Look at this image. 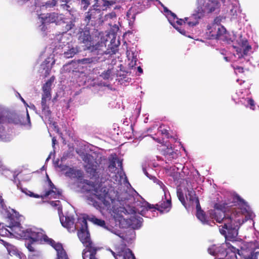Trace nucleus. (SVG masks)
Returning <instances> with one entry per match:
<instances>
[{
    "label": "nucleus",
    "mask_w": 259,
    "mask_h": 259,
    "mask_svg": "<svg viewBox=\"0 0 259 259\" xmlns=\"http://www.w3.org/2000/svg\"><path fill=\"white\" fill-rule=\"evenodd\" d=\"M7 217L10 222L9 227L11 228H14L15 233L21 237H23L26 240L45 243L48 236L42 229L36 228H29L22 230L20 228L21 224L19 219L17 212L14 209H12L7 211Z\"/></svg>",
    "instance_id": "f257e3e1"
},
{
    "label": "nucleus",
    "mask_w": 259,
    "mask_h": 259,
    "mask_svg": "<svg viewBox=\"0 0 259 259\" xmlns=\"http://www.w3.org/2000/svg\"><path fill=\"white\" fill-rule=\"evenodd\" d=\"M236 215L233 214L232 219L225 220V225L220 226L219 228L221 234L225 236L226 241H230L233 243L238 240V230L242 222L241 212H238Z\"/></svg>",
    "instance_id": "f03ea898"
},
{
    "label": "nucleus",
    "mask_w": 259,
    "mask_h": 259,
    "mask_svg": "<svg viewBox=\"0 0 259 259\" xmlns=\"http://www.w3.org/2000/svg\"><path fill=\"white\" fill-rule=\"evenodd\" d=\"M227 203H217L214 204V210L209 211L210 217L219 223L225 225V220L232 219L233 214L236 215L238 212H241L239 209L235 208H229Z\"/></svg>",
    "instance_id": "7ed1b4c3"
},
{
    "label": "nucleus",
    "mask_w": 259,
    "mask_h": 259,
    "mask_svg": "<svg viewBox=\"0 0 259 259\" xmlns=\"http://www.w3.org/2000/svg\"><path fill=\"white\" fill-rule=\"evenodd\" d=\"M81 183L83 184V187L86 188L88 192H93L96 197L100 200L103 204L106 205V199L109 197L108 189L106 186H103L101 183L93 182L88 180H83Z\"/></svg>",
    "instance_id": "20e7f679"
},
{
    "label": "nucleus",
    "mask_w": 259,
    "mask_h": 259,
    "mask_svg": "<svg viewBox=\"0 0 259 259\" xmlns=\"http://www.w3.org/2000/svg\"><path fill=\"white\" fill-rule=\"evenodd\" d=\"M106 47L105 43L103 41H98L95 45L92 41V44L88 47L87 50H90L94 55H96V56H102L104 54H115L117 50V46L111 47L110 50H105Z\"/></svg>",
    "instance_id": "39448f33"
},
{
    "label": "nucleus",
    "mask_w": 259,
    "mask_h": 259,
    "mask_svg": "<svg viewBox=\"0 0 259 259\" xmlns=\"http://www.w3.org/2000/svg\"><path fill=\"white\" fill-rule=\"evenodd\" d=\"M48 183L49 185L50 190L46 191L43 196H39L38 194H35L30 191H25L24 189H21L22 191L26 194L34 198H48L50 196V198H58L61 195V192L55 187L50 179H48Z\"/></svg>",
    "instance_id": "423d86ee"
},
{
    "label": "nucleus",
    "mask_w": 259,
    "mask_h": 259,
    "mask_svg": "<svg viewBox=\"0 0 259 259\" xmlns=\"http://www.w3.org/2000/svg\"><path fill=\"white\" fill-rule=\"evenodd\" d=\"M77 223L81 227L78 230L77 236L83 245L92 241L90 235L88 228V223L86 217H82L78 219Z\"/></svg>",
    "instance_id": "0eeeda50"
},
{
    "label": "nucleus",
    "mask_w": 259,
    "mask_h": 259,
    "mask_svg": "<svg viewBox=\"0 0 259 259\" xmlns=\"http://www.w3.org/2000/svg\"><path fill=\"white\" fill-rule=\"evenodd\" d=\"M82 251L83 259H99V253L102 248L100 247L92 241L84 245Z\"/></svg>",
    "instance_id": "6e6552de"
},
{
    "label": "nucleus",
    "mask_w": 259,
    "mask_h": 259,
    "mask_svg": "<svg viewBox=\"0 0 259 259\" xmlns=\"http://www.w3.org/2000/svg\"><path fill=\"white\" fill-rule=\"evenodd\" d=\"M251 246L250 243L241 242L240 249L236 248V255H233V257L236 259H252L255 249L251 248Z\"/></svg>",
    "instance_id": "1a4fd4ad"
},
{
    "label": "nucleus",
    "mask_w": 259,
    "mask_h": 259,
    "mask_svg": "<svg viewBox=\"0 0 259 259\" xmlns=\"http://www.w3.org/2000/svg\"><path fill=\"white\" fill-rule=\"evenodd\" d=\"M216 249V255H218L220 259L225 258L228 259L227 256L230 253L231 254L230 255L231 257H233V255H236V254H235L236 247L227 241L225 242V244L217 246Z\"/></svg>",
    "instance_id": "9d476101"
},
{
    "label": "nucleus",
    "mask_w": 259,
    "mask_h": 259,
    "mask_svg": "<svg viewBox=\"0 0 259 259\" xmlns=\"http://www.w3.org/2000/svg\"><path fill=\"white\" fill-rule=\"evenodd\" d=\"M204 16V10L200 5H197L193 13L190 17H185V21L189 27H194L199 24V20Z\"/></svg>",
    "instance_id": "9b49d317"
},
{
    "label": "nucleus",
    "mask_w": 259,
    "mask_h": 259,
    "mask_svg": "<svg viewBox=\"0 0 259 259\" xmlns=\"http://www.w3.org/2000/svg\"><path fill=\"white\" fill-rule=\"evenodd\" d=\"M197 5H200L203 10H204V14L211 13L220 9V3L218 0H197Z\"/></svg>",
    "instance_id": "f8f14e48"
},
{
    "label": "nucleus",
    "mask_w": 259,
    "mask_h": 259,
    "mask_svg": "<svg viewBox=\"0 0 259 259\" xmlns=\"http://www.w3.org/2000/svg\"><path fill=\"white\" fill-rule=\"evenodd\" d=\"M45 243L51 245L57 251L56 259H69L66 251L63 247L62 244L59 242H56L53 239L48 238Z\"/></svg>",
    "instance_id": "ddd939ff"
},
{
    "label": "nucleus",
    "mask_w": 259,
    "mask_h": 259,
    "mask_svg": "<svg viewBox=\"0 0 259 259\" xmlns=\"http://www.w3.org/2000/svg\"><path fill=\"white\" fill-rule=\"evenodd\" d=\"M60 222L62 225L66 228L69 232H73L77 229L78 223L74 224V218L72 216H63L60 218Z\"/></svg>",
    "instance_id": "4468645a"
},
{
    "label": "nucleus",
    "mask_w": 259,
    "mask_h": 259,
    "mask_svg": "<svg viewBox=\"0 0 259 259\" xmlns=\"http://www.w3.org/2000/svg\"><path fill=\"white\" fill-rule=\"evenodd\" d=\"M78 40L84 44L87 47V49L88 47L92 44L93 38L90 34V31L88 27H84L83 29H82L81 31H80L78 33Z\"/></svg>",
    "instance_id": "2eb2a0df"
},
{
    "label": "nucleus",
    "mask_w": 259,
    "mask_h": 259,
    "mask_svg": "<svg viewBox=\"0 0 259 259\" xmlns=\"http://www.w3.org/2000/svg\"><path fill=\"white\" fill-rule=\"evenodd\" d=\"M238 44L241 48L237 49L236 52L238 55V58H243L244 56L247 55L248 52L251 49V47L248 44L246 39H240Z\"/></svg>",
    "instance_id": "dca6fc26"
},
{
    "label": "nucleus",
    "mask_w": 259,
    "mask_h": 259,
    "mask_svg": "<svg viewBox=\"0 0 259 259\" xmlns=\"http://www.w3.org/2000/svg\"><path fill=\"white\" fill-rule=\"evenodd\" d=\"M207 27L208 29L210 30L209 33L211 36L217 39H219L226 31L225 27L221 25L211 24V26Z\"/></svg>",
    "instance_id": "f3484780"
},
{
    "label": "nucleus",
    "mask_w": 259,
    "mask_h": 259,
    "mask_svg": "<svg viewBox=\"0 0 259 259\" xmlns=\"http://www.w3.org/2000/svg\"><path fill=\"white\" fill-rule=\"evenodd\" d=\"M84 168L88 177L91 179L98 180L99 178L98 166L92 163L88 162L84 166Z\"/></svg>",
    "instance_id": "a211bd4d"
},
{
    "label": "nucleus",
    "mask_w": 259,
    "mask_h": 259,
    "mask_svg": "<svg viewBox=\"0 0 259 259\" xmlns=\"http://www.w3.org/2000/svg\"><path fill=\"white\" fill-rule=\"evenodd\" d=\"M54 80V77H51L42 86V94L41 98L47 99L50 100L51 99V87Z\"/></svg>",
    "instance_id": "6ab92c4d"
},
{
    "label": "nucleus",
    "mask_w": 259,
    "mask_h": 259,
    "mask_svg": "<svg viewBox=\"0 0 259 259\" xmlns=\"http://www.w3.org/2000/svg\"><path fill=\"white\" fill-rule=\"evenodd\" d=\"M65 176L70 178H77L81 180L83 177V172L80 169L70 167L65 172Z\"/></svg>",
    "instance_id": "aec40b11"
},
{
    "label": "nucleus",
    "mask_w": 259,
    "mask_h": 259,
    "mask_svg": "<svg viewBox=\"0 0 259 259\" xmlns=\"http://www.w3.org/2000/svg\"><path fill=\"white\" fill-rule=\"evenodd\" d=\"M171 203L170 200H166L159 202L155 205V209L160 212L168 211L171 207Z\"/></svg>",
    "instance_id": "412c9836"
},
{
    "label": "nucleus",
    "mask_w": 259,
    "mask_h": 259,
    "mask_svg": "<svg viewBox=\"0 0 259 259\" xmlns=\"http://www.w3.org/2000/svg\"><path fill=\"white\" fill-rule=\"evenodd\" d=\"M197 205H196V217L202 223H205L206 222V216L204 211L201 208L199 200L197 199Z\"/></svg>",
    "instance_id": "4be33fe9"
},
{
    "label": "nucleus",
    "mask_w": 259,
    "mask_h": 259,
    "mask_svg": "<svg viewBox=\"0 0 259 259\" xmlns=\"http://www.w3.org/2000/svg\"><path fill=\"white\" fill-rule=\"evenodd\" d=\"M97 10L95 9H90L85 13L84 21L87 24H89L91 21H95L97 18Z\"/></svg>",
    "instance_id": "5701e85b"
},
{
    "label": "nucleus",
    "mask_w": 259,
    "mask_h": 259,
    "mask_svg": "<svg viewBox=\"0 0 259 259\" xmlns=\"http://www.w3.org/2000/svg\"><path fill=\"white\" fill-rule=\"evenodd\" d=\"M56 15V13L53 12L48 13L45 16H42L41 17L42 24L46 25L54 23Z\"/></svg>",
    "instance_id": "b1692460"
},
{
    "label": "nucleus",
    "mask_w": 259,
    "mask_h": 259,
    "mask_svg": "<svg viewBox=\"0 0 259 259\" xmlns=\"http://www.w3.org/2000/svg\"><path fill=\"white\" fill-rule=\"evenodd\" d=\"M186 199L189 201L191 204H193L194 203L197 205V199L199 200L198 197L196 196L195 192L192 189H187V193L186 194Z\"/></svg>",
    "instance_id": "393cba45"
},
{
    "label": "nucleus",
    "mask_w": 259,
    "mask_h": 259,
    "mask_svg": "<svg viewBox=\"0 0 259 259\" xmlns=\"http://www.w3.org/2000/svg\"><path fill=\"white\" fill-rule=\"evenodd\" d=\"M100 56H93L79 60V62L82 64H96L100 61Z\"/></svg>",
    "instance_id": "a878e982"
},
{
    "label": "nucleus",
    "mask_w": 259,
    "mask_h": 259,
    "mask_svg": "<svg viewBox=\"0 0 259 259\" xmlns=\"http://www.w3.org/2000/svg\"><path fill=\"white\" fill-rule=\"evenodd\" d=\"M87 220H89V221L92 222L93 224L100 226L103 228H107V227L106 225V223L105 221L98 219L95 216L92 215L91 217H87L86 218Z\"/></svg>",
    "instance_id": "bb28decb"
},
{
    "label": "nucleus",
    "mask_w": 259,
    "mask_h": 259,
    "mask_svg": "<svg viewBox=\"0 0 259 259\" xmlns=\"http://www.w3.org/2000/svg\"><path fill=\"white\" fill-rule=\"evenodd\" d=\"M163 155L168 160H171L175 158L176 154L171 147H167L163 150Z\"/></svg>",
    "instance_id": "cd10ccee"
},
{
    "label": "nucleus",
    "mask_w": 259,
    "mask_h": 259,
    "mask_svg": "<svg viewBox=\"0 0 259 259\" xmlns=\"http://www.w3.org/2000/svg\"><path fill=\"white\" fill-rule=\"evenodd\" d=\"M56 17L54 18L55 20L54 23H55L57 25H60L62 23H65V18L64 15L62 14H58L56 13Z\"/></svg>",
    "instance_id": "c85d7f7f"
},
{
    "label": "nucleus",
    "mask_w": 259,
    "mask_h": 259,
    "mask_svg": "<svg viewBox=\"0 0 259 259\" xmlns=\"http://www.w3.org/2000/svg\"><path fill=\"white\" fill-rule=\"evenodd\" d=\"M245 101L247 103L246 105H245V106L247 108L249 107V108L252 110H255V103L254 100L251 98H246L244 99Z\"/></svg>",
    "instance_id": "c756f323"
},
{
    "label": "nucleus",
    "mask_w": 259,
    "mask_h": 259,
    "mask_svg": "<svg viewBox=\"0 0 259 259\" xmlns=\"http://www.w3.org/2000/svg\"><path fill=\"white\" fill-rule=\"evenodd\" d=\"M78 50L75 48H72L64 53V57L66 58H70L73 57L77 53Z\"/></svg>",
    "instance_id": "7c9ffc66"
},
{
    "label": "nucleus",
    "mask_w": 259,
    "mask_h": 259,
    "mask_svg": "<svg viewBox=\"0 0 259 259\" xmlns=\"http://www.w3.org/2000/svg\"><path fill=\"white\" fill-rule=\"evenodd\" d=\"M42 113L47 117H50L51 115V111L50 109L49 106L48 104L41 105Z\"/></svg>",
    "instance_id": "2f4dec72"
},
{
    "label": "nucleus",
    "mask_w": 259,
    "mask_h": 259,
    "mask_svg": "<svg viewBox=\"0 0 259 259\" xmlns=\"http://www.w3.org/2000/svg\"><path fill=\"white\" fill-rule=\"evenodd\" d=\"M123 255V259H126V257L127 259H136L134 254L129 248H125V253Z\"/></svg>",
    "instance_id": "473e14b6"
},
{
    "label": "nucleus",
    "mask_w": 259,
    "mask_h": 259,
    "mask_svg": "<svg viewBox=\"0 0 259 259\" xmlns=\"http://www.w3.org/2000/svg\"><path fill=\"white\" fill-rule=\"evenodd\" d=\"M177 196L182 204L186 208L187 205L184 194L181 189H178L177 192Z\"/></svg>",
    "instance_id": "72a5a7b5"
},
{
    "label": "nucleus",
    "mask_w": 259,
    "mask_h": 259,
    "mask_svg": "<svg viewBox=\"0 0 259 259\" xmlns=\"http://www.w3.org/2000/svg\"><path fill=\"white\" fill-rule=\"evenodd\" d=\"M34 243H35V242H32L30 240H26L25 245L30 252H33L35 251L34 247L33 246Z\"/></svg>",
    "instance_id": "f704fd0d"
},
{
    "label": "nucleus",
    "mask_w": 259,
    "mask_h": 259,
    "mask_svg": "<svg viewBox=\"0 0 259 259\" xmlns=\"http://www.w3.org/2000/svg\"><path fill=\"white\" fill-rule=\"evenodd\" d=\"M57 1L56 0H49L43 6H45L46 8H53L57 5Z\"/></svg>",
    "instance_id": "c9c22d12"
},
{
    "label": "nucleus",
    "mask_w": 259,
    "mask_h": 259,
    "mask_svg": "<svg viewBox=\"0 0 259 259\" xmlns=\"http://www.w3.org/2000/svg\"><path fill=\"white\" fill-rule=\"evenodd\" d=\"M112 72L111 69H108L102 73L100 76L104 79H108L110 77Z\"/></svg>",
    "instance_id": "e433bc0d"
},
{
    "label": "nucleus",
    "mask_w": 259,
    "mask_h": 259,
    "mask_svg": "<svg viewBox=\"0 0 259 259\" xmlns=\"http://www.w3.org/2000/svg\"><path fill=\"white\" fill-rule=\"evenodd\" d=\"M103 7H109L116 4L115 1L102 0Z\"/></svg>",
    "instance_id": "4c0bfd02"
},
{
    "label": "nucleus",
    "mask_w": 259,
    "mask_h": 259,
    "mask_svg": "<svg viewBox=\"0 0 259 259\" xmlns=\"http://www.w3.org/2000/svg\"><path fill=\"white\" fill-rule=\"evenodd\" d=\"M90 0H81V6L82 7L83 9L85 10L87 9L89 5H90Z\"/></svg>",
    "instance_id": "58836bf2"
},
{
    "label": "nucleus",
    "mask_w": 259,
    "mask_h": 259,
    "mask_svg": "<svg viewBox=\"0 0 259 259\" xmlns=\"http://www.w3.org/2000/svg\"><path fill=\"white\" fill-rule=\"evenodd\" d=\"M217 245H213L208 249V252L214 256L216 255Z\"/></svg>",
    "instance_id": "ea45409f"
},
{
    "label": "nucleus",
    "mask_w": 259,
    "mask_h": 259,
    "mask_svg": "<svg viewBox=\"0 0 259 259\" xmlns=\"http://www.w3.org/2000/svg\"><path fill=\"white\" fill-rule=\"evenodd\" d=\"M148 2L151 1V2H154L156 1L158 2L159 4L163 7V11L165 13H167V15H168L171 11L170 10H168L167 7H166L162 3H161L158 0H147Z\"/></svg>",
    "instance_id": "a19ab883"
},
{
    "label": "nucleus",
    "mask_w": 259,
    "mask_h": 259,
    "mask_svg": "<svg viewBox=\"0 0 259 259\" xmlns=\"http://www.w3.org/2000/svg\"><path fill=\"white\" fill-rule=\"evenodd\" d=\"M154 182L156 183L157 185H159L160 188H161L163 191H164L166 187L161 181L155 178L154 179Z\"/></svg>",
    "instance_id": "79ce46f5"
},
{
    "label": "nucleus",
    "mask_w": 259,
    "mask_h": 259,
    "mask_svg": "<svg viewBox=\"0 0 259 259\" xmlns=\"http://www.w3.org/2000/svg\"><path fill=\"white\" fill-rule=\"evenodd\" d=\"M116 159V158H115V159H112L110 162V164L108 166L110 170H111V169H116V161H115V160Z\"/></svg>",
    "instance_id": "37998d69"
},
{
    "label": "nucleus",
    "mask_w": 259,
    "mask_h": 259,
    "mask_svg": "<svg viewBox=\"0 0 259 259\" xmlns=\"http://www.w3.org/2000/svg\"><path fill=\"white\" fill-rule=\"evenodd\" d=\"M61 2H64V4L61 5V6L63 9H65L69 11L68 8L70 7L69 5H67V4L70 1V0H61Z\"/></svg>",
    "instance_id": "c03bdc74"
},
{
    "label": "nucleus",
    "mask_w": 259,
    "mask_h": 259,
    "mask_svg": "<svg viewBox=\"0 0 259 259\" xmlns=\"http://www.w3.org/2000/svg\"><path fill=\"white\" fill-rule=\"evenodd\" d=\"M137 61V58L136 56H134V53H132V59L131 62L130 63V65L133 67L134 66L136 65V62Z\"/></svg>",
    "instance_id": "a18cd8bd"
},
{
    "label": "nucleus",
    "mask_w": 259,
    "mask_h": 259,
    "mask_svg": "<svg viewBox=\"0 0 259 259\" xmlns=\"http://www.w3.org/2000/svg\"><path fill=\"white\" fill-rule=\"evenodd\" d=\"M222 17L219 16L217 17L213 21V23L212 24L220 25L222 21Z\"/></svg>",
    "instance_id": "49530a36"
},
{
    "label": "nucleus",
    "mask_w": 259,
    "mask_h": 259,
    "mask_svg": "<svg viewBox=\"0 0 259 259\" xmlns=\"http://www.w3.org/2000/svg\"><path fill=\"white\" fill-rule=\"evenodd\" d=\"M177 19L176 23L178 25H182L183 24H187V22L185 21V18H184V19H179L178 18V19Z\"/></svg>",
    "instance_id": "de8ad7c7"
},
{
    "label": "nucleus",
    "mask_w": 259,
    "mask_h": 259,
    "mask_svg": "<svg viewBox=\"0 0 259 259\" xmlns=\"http://www.w3.org/2000/svg\"><path fill=\"white\" fill-rule=\"evenodd\" d=\"M3 242L4 246L7 248L8 252L10 253L11 252V249L12 248V246L9 243L4 242V241H3Z\"/></svg>",
    "instance_id": "09e8293b"
},
{
    "label": "nucleus",
    "mask_w": 259,
    "mask_h": 259,
    "mask_svg": "<svg viewBox=\"0 0 259 259\" xmlns=\"http://www.w3.org/2000/svg\"><path fill=\"white\" fill-rule=\"evenodd\" d=\"M94 2H95V3L93 5V7H95V8H97L100 7L101 6V3L103 2L102 1V0H95Z\"/></svg>",
    "instance_id": "8fccbe9b"
},
{
    "label": "nucleus",
    "mask_w": 259,
    "mask_h": 259,
    "mask_svg": "<svg viewBox=\"0 0 259 259\" xmlns=\"http://www.w3.org/2000/svg\"><path fill=\"white\" fill-rule=\"evenodd\" d=\"M161 134L162 135H165L166 138H169V133L167 130L163 129L161 130Z\"/></svg>",
    "instance_id": "3c124183"
},
{
    "label": "nucleus",
    "mask_w": 259,
    "mask_h": 259,
    "mask_svg": "<svg viewBox=\"0 0 259 259\" xmlns=\"http://www.w3.org/2000/svg\"><path fill=\"white\" fill-rule=\"evenodd\" d=\"M235 69L238 70L239 72H244V69L241 66H236L235 68Z\"/></svg>",
    "instance_id": "603ef678"
},
{
    "label": "nucleus",
    "mask_w": 259,
    "mask_h": 259,
    "mask_svg": "<svg viewBox=\"0 0 259 259\" xmlns=\"http://www.w3.org/2000/svg\"><path fill=\"white\" fill-rule=\"evenodd\" d=\"M117 164H118V166L120 167V168L121 170H122L123 168H122V161L119 160V159H117Z\"/></svg>",
    "instance_id": "864d4df0"
},
{
    "label": "nucleus",
    "mask_w": 259,
    "mask_h": 259,
    "mask_svg": "<svg viewBox=\"0 0 259 259\" xmlns=\"http://www.w3.org/2000/svg\"><path fill=\"white\" fill-rule=\"evenodd\" d=\"M168 15H170L174 20L178 19V17H177L176 14H175L174 13H173L171 11L170 12L169 14Z\"/></svg>",
    "instance_id": "5fc2aeb1"
},
{
    "label": "nucleus",
    "mask_w": 259,
    "mask_h": 259,
    "mask_svg": "<svg viewBox=\"0 0 259 259\" xmlns=\"http://www.w3.org/2000/svg\"><path fill=\"white\" fill-rule=\"evenodd\" d=\"M0 205L2 207H4V205H5V203H4V200L2 198V197L1 196H0Z\"/></svg>",
    "instance_id": "6e6d98bb"
},
{
    "label": "nucleus",
    "mask_w": 259,
    "mask_h": 259,
    "mask_svg": "<svg viewBox=\"0 0 259 259\" xmlns=\"http://www.w3.org/2000/svg\"><path fill=\"white\" fill-rule=\"evenodd\" d=\"M130 15H131V10H128V11L127 12V14H126V16L128 18H135V16H132L131 17Z\"/></svg>",
    "instance_id": "4d7b16f0"
},
{
    "label": "nucleus",
    "mask_w": 259,
    "mask_h": 259,
    "mask_svg": "<svg viewBox=\"0 0 259 259\" xmlns=\"http://www.w3.org/2000/svg\"><path fill=\"white\" fill-rule=\"evenodd\" d=\"M49 101L47 99L41 98V105L47 104V101Z\"/></svg>",
    "instance_id": "13d9d810"
},
{
    "label": "nucleus",
    "mask_w": 259,
    "mask_h": 259,
    "mask_svg": "<svg viewBox=\"0 0 259 259\" xmlns=\"http://www.w3.org/2000/svg\"><path fill=\"white\" fill-rule=\"evenodd\" d=\"M147 207L149 208H155V205H154L153 204H151L148 203Z\"/></svg>",
    "instance_id": "bf43d9fd"
},
{
    "label": "nucleus",
    "mask_w": 259,
    "mask_h": 259,
    "mask_svg": "<svg viewBox=\"0 0 259 259\" xmlns=\"http://www.w3.org/2000/svg\"><path fill=\"white\" fill-rule=\"evenodd\" d=\"M138 71L139 72L140 74H141L143 73V69L140 66H139L138 67Z\"/></svg>",
    "instance_id": "052dcab7"
},
{
    "label": "nucleus",
    "mask_w": 259,
    "mask_h": 259,
    "mask_svg": "<svg viewBox=\"0 0 259 259\" xmlns=\"http://www.w3.org/2000/svg\"><path fill=\"white\" fill-rule=\"evenodd\" d=\"M178 31L182 34H184L185 33V31L184 30H181L179 29L178 28H176Z\"/></svg>",
    "instance_id": "680f3d73"
},
{
    "label": "nucleus",
    "mask_w": 259,
    "mask_h": 259,
    "mask_svg": "<svg viewBox=\"0 0 259 259\" xmlns=\"http://www.w3.org/2000/svg\"><path fill=\"white\" fill-rule=\"evenodd\" d=\"M56 140L55 138V137L53 138V139H52L53 146H54V145L56 144Z\"/></svg>",
    "instance_id": "e2e57ef3"
},
{
    "label": "nucleus",
    "mask_w": 259,
    "mask_h": 259,
    "mask_svg": "<svg viewBox=\"0 0 259 259\" xmlns=\"http://www.w3.org/2000/svg\"><path fill=\"white\" fill-rule=\"evenodd\" d=\"M3 121V117L0 115V123H2Z\"/></svg>",
    "instance_id": "0e129e2a"
},
{
    "label": "nucleus",
    "mask_w": 259,
    "mask_h": 259,
    "mask_svg": "<svg viewBox=\"0 0 259 259\" xmlns=\"http://www.w3.org/2000/svg\"><path fill=\"white\" fill-rule=\"evenodd\" d=\"M48 59H49V58H48L47 59H46L45 61V63L47 64L48 63H49L50 62L49 61H48Z\"/></svg>",
    "instance_id": "69168bd1"
},
{
    "label": "nucleus",
    "mask_w": 259,
    "mask_h": 259,
    "mask_svg": "<svg viewBox=\"0 0 259 259\" xmlns=\"http://www.w3.org/2000/svg\"><path fill=\"white\" fill-rule=\"evenodd\" d=\"M67 26H68V27H67L68 30L72 28L71 25H69V26H68V25H67Z\"/></svg>",
    "instance_id": "338daca9"
},
{
    "label": "nucleus",
    "mask_w": 259,
    "mask_h": 259,
    "mask_svg": "<svg viewBox=\"0 0 259 259\" xmlns=\"http://www.w3.org/2000/svg\"><path fill=\"white\" fill-rule=\"evenodd\" d=\"M111 15L112 17H113V16L115 17L116 16L115 13L114 12V13H112L111 14Z\"/></svg>",
    "instance_id": "774afa93"
}]
</instances>
